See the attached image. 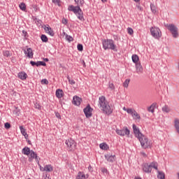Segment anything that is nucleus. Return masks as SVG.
<instances>
[{"mask_svg": "<svg viewBox=\"0 0 179 179\" xmlns=\"http://www.w3.org/2000/svg\"><path fill=\"white\" fill-rule=\"evenodd\" d=\"M133 131L136 138L138 139L143 149L152 148V141L149 140L146 136L141 133L139 128L135 124H133Z\"/></svg>", "mask_w": 179, "mask_h": 179, "instance_id": "f257e3e1", "label": "nucleus"}, {"mask_svg": "<svg viewBox=\"0 0 179 179\" xmlns=\"http://www.w3.org/2000/svg\"><path fill=\"white\" fill-rule=\"evenodd\" d=\"M98 106L100 110L103 111V114H107L108 115H110V114H113V106L110 105V103L108 102V101H107L106 96H101L99 98Z\"/></svg>", "mask_w": 179, "mask_h": 179, "instance_id": "f03ea898", "label": "nucleus"}, {"mask_svg": "<svg viewBox=\"0 0 179 179\" xmlns=\"http://www.w3.org/2000/svg\"><path fill=\"white\" fill-rule=\"evenodd\" d=\"M102 45L103 50H112L113 51H115L117 52L118 50L117 49V45L114 43V40L113 39H103L102 40Z\"/></svg>", "mask_w": 179, "mask_h": 179, "instance_id": "7ed1b4c3", "label": "nucleus"}, {"mask_svg": "<svg viewBox=\"0 0 179 179\" xmlns=\"http://www.w3.org/2000/svg\"><path fill=\"white\" fill-rule=\"evenodd\" d=\"M68 10L69 12H73L79 20H83V11H82L79 6H75L73 5H69Z\"/></svg>", "mask_w": 179, "mask_h": 179, "instance_id": "20e7f679", "label": "nucleus"}, {"mask_svg": "<svg viewBox=\"0 0 179 179\" xmlns=\"http://www.w3.org/2000/svg\"><path fill=\"white\" fill-rule=\"evenodd\" d=\"M142 170L144 171V173H147V174H149L152 173V169H155V170H157V167H159V164H157V162H151V163H143L141 165Z\"/></svg>", "mask_w": 179, "mask_h": 179, "instance_id": "39448f33", "label": "nucleus"}, {"mask_svg": "<svg viewBox=\"0 0 179 179\" xmlns=\"http://www.w3.org/2000/svg\"><path fill=\"white\" fill-rule=\"evenodd\" d=\"M164 26L170 31L173 38H177L178 37V28L174 25V24H165Z\"/></svg>", "mask_w": 179, "mask_h": 179, "instance_id": "423d86ee", "label": "nucleus"}, {"mask_svg": "<svg viewBox=\"0 0 179 179\" xmlns=\"http://www.w3.org/2000/svg\"><path fill=\"white\" fill-rule=\"evenodd\" d=\"M150 33L151 36H152V37H154V38H156L157 40H159L160 37H162V31H160V29H159L158 27H151Z\"/></svg>", "mask_w": 179, "mask_h": 179, "instance_id": "0eeeda50", "label": "nucleus"}, {"mask_svg": "<svg viewBox=\"0 0 179 179\" xmlns=\"http://www.w3.org/2000/svg\"><path fill=\"white\" fill-rule=\"evenodd\" d=\"M115 132L120 136H127V138H129V129L128 127H123L122 129H116Z\"/></svg>", "mask_w": 179, "mask_h": 179, "instance_id": "6e6552de", "label": "nucleus"}, {"mask_svg": "<svg viewBox=\"0 0 179 179\" xmlns=\"http://www.w3.org/2000/svg\"><path fill=\"white\" fill-rule=\"evenodd\" d=\"M65 145H66L68 150L70 152H72V150H75L76 149V142L71 138L66 140Z\"/></svg>", "mask_w": 179, "mask_h": 179, "instance_id": "1a4fd4ad", "label": "nucleus"}, {"mask_svg": "<svg viewBox=\"0 0 179 179\" xmlns=\"http://www.w3.org/2000/svg\"><path fill=\"white\" fill-rule=\"evenodd\" d=\"M84 114L86 117V118H90V117H92V115H93L92 113H93V108H92V107L90 106V104H88L84 109Z\"/></svg>", "mask_w": 179, "mask_h": 179, "instance_id": "9d476101", "label": "nucleus"}, {"mask_svg": "<svg viewBox=\"0 0 179 179\" xmlns=\"http://www.w3.org/2000/svg\"><path fill=\"white\" fill-rule=\"evenodd\" d=\"M29 156L30 157L28 159L29 162H33V159H35L37 163H40V158H38V156H37V153H36L34 151L31 150Z\"/></svg>", "mask_w": 179, "mask_h": 179, "instance_id": "9b49d317", "label": "nucleus"}, {"mask_svg": "<svg viewBox=\"0 0 179 179\" xmlns=\"http://www.w3.org/2000/svg\"><path fill=\"white\" fill-rule=\"evenodd\" d=\"M44 30L49 36H51L52 37H54L55 35V33L54 32V30H52V28L50 27V25H45Z\"/></svg>", "mask_w": 179, "mask_h": 179, "instance_id": "f8f14e48", "label": "nucleus"}, {"mask_svg": "<svg viewBox=\"0 0 179 179\" xmlns=\"http://www.w3.org/2000/svg\"><path fill=\"white\" fill-rule=\"evenodd\" d=\"M105 159L109 163H114L115 160H117V157H115V155H106Z\"/></svg>", "mask_w": 179, "mask_h": 179, "instance_id": "ddd939ff", "label": "nucleus"}, {"mask_svg": "<svg viewBox=\"0 0 179 179\" xmlns=\"http://www.w3.org/2000/svg\"><path fill=\"white\" fill-rule=\"evenodd\" d=\"M30 64L31 66H46L47 64L44 62L38 61L37 62L31 61Z\"/></svg>", "mask_w": 179, "mask_h": 179, "instance_id": "4468645a", "label": "nucleus"}, {"mask_svg": "<svg viewBox=\"0 0 179 179\" xmlns=\"http://www.w3.org/2000/svg\"><path fill=\"white\" fill-rule=\"evenodd\" d=\"M24 52L28 58H33V55L34 53H33V50H31V48H27V50H24Z\"/></svg>", "mask_w": 179, "mask_h": 179, "instance_id": "2eb2a0df", "label": "nucleus"}, {"mask_svg": "<svg viewBox=\"0 0 179 179\" xmlns=\"http://www.w3.org/2000/svg\"><path fill=\"white\" fill-rule=\"evenodd\" d=\"M80 103H82V99L78 96H73V104H74V106H80Z\"/></svg>", "mask_w": 179, "mask_h": 179, "instance_id": "dca6fc26", "label": "nucleus"}, {"mask_svg": "<svg viewBox=\"0 0 179 179\" xmlns=\"http://www.w3.org/2000/svg\"><path fill=\"white\" fill-rule=\"evenodd\" d=\"M136 70L138 74L143 73V67H142V64H141V63L136 64Z\"/></svg>", "mask_w": 179, "mask_h": 179, "instance_id": "f3484780", "label": "nucleus"}, {"mask_svg": "<svg viewBox=\"0 0 179 179\" xmlns=\"http://www.w3.org/2000/svg\"><path fill=\"white\" fill-rule=\"evenodd\" d=\"M54 171V168L52 167V166H51V164L45 165L43 169L42 170V171H47L48 173H51V171Z\"/></svg>", "mask_w": 179, "mask_h": 179, "instance_id": "a211bd4d", "label": "nucleus"}, {"mask_svg": "<svg viewBox=\"0 0 179 179\" xmlns=\"http://www.w3.org/2000/svg\"><path fill=\"white\" fill-rule=\"evenodd\" d=\"M18 78L21 79V80H26V79H27V73L24 71L20 72L18 73Z\"/></svg>", "mask_w": 179, "mask_h": 179, "instance_id": "6ab92c4d", "label": "nucleus"}, {"mask_svg": "<svg viewBox=\"0 0 179 179\" xmlns=\"http://www.w3.org/2000/svg\"><path fill=\"white\" fill-rule=\"evenodd\" d=\"M56 96L57 99H62L64 97V91L61 89H57L56 90Z\"/></svg>", "mask_w": 179, "mask_h": 179, "instance_id": "aec40b11", "label": "nucleus"}, {"mask_svg": "<svg viewBox=\"0 0 179 179\" xmlns=\"http://www.w3.org/2000/svg\"><path fill=\"white\" fill-rule=\"evenodd\" d=\"M157 172V178L158 179H165L166 178V175L163 171H159V169L157 168V170H156Z\"/></svg>", "mask_w": 179, "mask_h": 179, "instance_id": "412c9836", "label": "nucleus"}, {"mask_svg": "<svg viewBox=\"0 0 179 179\" xmlns=\"http://www.w3.org/2000/svg\"><path fill=\"white\" fill-rule=\"evenodd\" d=\"M31 150H30V148L29 147H25L22 150V153L23 155H26L27 156H29L30 155Z\"/></svg>", "mask_w": 179, "mask_h": 179, "instance_id": "4be33fe9", "label": "nucleus"}, {"mask_svg": "<svg viewBox=\"0 0 179 179\" xmlns=\"http://www.w3.org/2000/svg\"><path fill=\"white\" fill-rule=\"evenodd\" d=\"M76 179H86V175L82 171H79L76 176Z\"/></svg>", "mask_w": 179, "mask_h": 179, "instance_id": "5701e85b", "label": "nucleus"}, {"mask_svg": "<svg viewBox=\"0 0 179 179\" xmlns=\"http://www.w3.org/2000/svg\"><path fill=\"white\" fill-rule=\"evenodd\" d=\"M131 59H132V62H134V64H138V61H139V56H138L137 55H133L131 56Z\"/></svg>", "mask_w": 179, "mask_h": 179, "instance_id": "b1692460", "label": "nucleus"}, {"mask_svg": "<svg viewBox=\"0 0 179 179\" xmlns=\"http://www.w3.org/2000/svg\"><path fill=\"white\" fill-rule=\"evenodd\" d=\"M162 110L163 113H169L171 111L170 107L167 105H165L164 106H163L162 108Z\"/></svg>", "mask_w": 179, "mask_h": 179, "instance_id": "393cba45", "label": "nucleus"}, {"mask_svg": "<svg viewBox=\"0 0 179 179\" xmlns=\"http://www.w3.org/2000/svg\"><path fill=\"white\" fill-rule=\"evenodd\" d=\"M99 148L102 149V150H107V149H108V145L106 143H102L99 145Z\"/></svg>", "mask_w": 179, "mask_h": 179, "instance_id": "a878e982", "label": "nucleus"}, {"mask_svg": "<svg viewBox=\"0 0 179 179\" xmlns=\"http://www.w3.org/2000/svg\"><path fill=\"white\" fill-rule=\"evenodd\" d=\"M19 8L23 12H26V3L22 2L19 4Z\"/></svg>", "mask_w": 179, "mask_h": 179, "instance_id": "bb28decb", "label": "nucleus"}, {"mask_svg": "<svg viewBox=\"0 0 179 179\" xmlns=\"http://www.w3.org/2000/svg\"><path fill=\"white\" fill-rule=\"evenodd\" d=\"M3 57H6L7 58H9V57L12 56V54L10 53V52H9V50H4L3 51Z\"/></svg>", "mask_w": 179, "mask_h": 179, "instance_id": "cd10ccee", "label": "nucleus"}, {"mask_svg": "<svg viewBox=\"0 0 179 179\" xmlns=\"http://www.w3.org/2000/svg\"><path fill=\"white\" fill-rule=\"evenodd\" d=\"M175 128L178 134H179V120L178 119L175 120Z\"/></svg>", "mask_w": 179, "mask_h": 179, "instance_id": "c85d7f7f", "label": "nucleus"}, {"mask_svg": "<svg viewBox=\"0 0 179 179\" xmlns=\"http://www.w3.org/2000/svg\"><path fill=\"white\" fill-rule=\"evenodd\" d=\"M41 40L43 41V43H47L48 42V38L47 36L42 34L41 36Z\"/></svg>", "mask_w": 179, "mask_h": 179, "instance_id": "c756f323", "label": "nucleus"}, {"mask_svg": "<svg viewBox=\"0 0 179 179\" xmlns=\"http://www.w3.org/2000/svg\"><path fill=\"white\" fill-rule=\"evenodd\" d=\"M129 82H131V80L126 79L125 81L123 83V87H128L129 85Z\"/></svg>", "mask_w": 179, "mask_h": 179, "instance_id": "7c9ffc66", "label": "nucleus"}, {"mask_svg": "<svg viewBox=\"0 0 179 179\" xmlns=\"http://www.w3.org/2000/svg\"><path fill=\"white\" fill-rule=\"evenodd\" d=\"M20 132L22 134V135H26L27 134V132H26V129L24 128H23V126H20Z\"/></svg>", "mask_w": 179, "mask_h": 179, "instance_id": "2f4dec72", "label": "nucleus"}, {"mask_svg": "<svg viewBox=\"0 0 179 179\" xmlns=\"http://www.w3.org/2000/svg\"><path fill=\"white\" fill-rule=\"evenodd\" d=\"M132 117H134V118H136L137 120H141V115H139V114H138V113H136V110H134V113H133Z\"/></svg>", "mask_w": 179, "mask_h": 179, "instance_id": "473e14b6", "label": "nucleus"}, {"mask_svg": "<svg viewBox=\"0 0 179 179\" xmlns=\"http://www.w3.org/2000/svg\"><path fill=\"white\" fill-rule=\"evenodd\" d=\"M150 8H151V10H152V13H156V12H157L156 6H155V4L151 3L150 4Z\"/></svg>", "mask_w": 179, "mask_h": 179, "instance_id": "72a5a7b5", "label": "nucleus"}, {"mask_svg": "<svg viewBox=\"0 0 179 179\" xmlns=\"http://www.w3.org/2000/svg\"><path fill=\"white\" fill-rule=\"evenodd\" d=\"M155 103H153L152 105H151L150 106H149L148 108V111L149 112V113H155V108H153V105H154Z\"/></svg>", "mask_w": 179, "mask_h": 179, "instance_id": "f704fd0d", "label": "nucleus"}, {"mask_svg": "<svg viewBox=\"0 0 179 179\" xmlns=\"http://www.w3.org/2000/svg\"><path fill=\"white\" fill-rule=\"evenodd\" d=\"M127 113L128 114H131V115H134V113H135V110H132L131 108H128L127 110Z\"/></svg>", "mask_w": 179, "mask_h": 179, "instance_id": "c9c22d12", "label": "nucleus"}, {"mask_svg": "<svg viewBox=\"0 0 179 179\" xmlns=\"http://www.w3.org/2000/svg\"><path fill=\"white\" fill-rule=\"evenodd\" d=\"M34 107L36 108H37L38 110H41V106L40 105V103L35 102L34 103Z\"/></svg>", "mask_w": 179, "mask_h": 179, "instance_id": "e433bc0d", "label": "nucleus"}, {"mask_svg": "<svg viewBox=\"0 0 179 179\" xmlns=\"http://www.w3.org/2000/svg\"><path fill=\"white\" fill-rule=\"evenodd\" d=\"M41 85H48L49 82L47 79H43L41 81Z\"/></svg>", "mask_w": 179, "mask_h": 179, "instance_id": "4c0bfd02", "label": "nucleus"}, {"mask_svg": "<svg viewBox=\"0 0 179 179\" xmlns=\"http://www.w3.org/2000/svg\"><path fill=\"white\" fill-rule=\"evenodd\" d=\"M127 31L128 34H130V36H132V34H134V29H132V28H127Z\"/></svg>", "mask_w": 179, "mask_h": 179, "instance_id": "58836bf2", "label": "nucleus"}, {"mask_svg": "<svg viewBox=\"0 0 179 179\" xmlns=\"http://www.w3.org/2000/svg\"><path fill=\"white\" fill-rule=\"evenodd\" d=\"M77 48H78V51H83V45L78 44L77 45Z\"/></svg>", "mask_w": 179, "mask_h": 179, "instance_id": "ea45409f", "label": "nucleus"}, {"mask_svg": "<svg viewBox=\"0 0 179 179\" xmlns=\"http://www.w3.org/2000/svg\"><path fill=\"white\" fill-rule=\"evenodd\" d=\"M66 38L68 41H73V38L69 35H66Z\"/></svg>", "mask_w": 179, "mask_h": 179, "instance_id": "a19ab883", "label": "nucleus"}, {"mask_svg": "<svg viewBox=\"0 0 179 179\" xmlns=\"http://www.w3.org/2000/svg\"><path fill=\"white\" fill-rule=\"evenodd\" d=\"M67 79H68L69 83H70V85H75V83H76L75 80H71V78H69V76L67 77Z\"/></svg>", "mask_w": 179, "mask_h": 179, "instance_id": "79ce46f5", "label": "nucleus"}, {"mask_svg": "<svg viewBox=\"0 0 179 179\" xmlns=\"http://www.w3.org/2000/svg\"><path fill=\"white\" fill-rule=\"evenodd\" d=\"M109 89L111 90H114L115 89V86H114L113 83H109Z\"/></svg>", "mask_w": 179, "mask_h": 179, "instance_id": "37998d69", "label": "nucleus"}, {"mask_svg": "<svg viewBox=\"0 0 179 179\" xmlns=\"http://www.w3.org/2000/svg\"><path fill=\"white\" fill-rule=\"evenodd\" d=\"M4 127L6 128V129H9V128H10V124L9 122H6L4 124Z\"/></svg>", "mask_w": 179, "mask_h": 179, "instance_id": "c03bdc74", "label": "nucleus"}, {"mask_svg": "<svg viewBox=\"0 0 179 179\" xmlns=\"http://www.w3.org/2000/svg\"><path fill=\"white\" fill-rule=\"evenodd\" d=\"M101 171L102 173H108V171L106 168H101Z\"/></svg>", "mask_w": 179, "mask_h": 179, "instance_id": "a18cd8bd", "label": "nucleus"}, {"mask_svg": "<svg viewBox=\"0 0 179 179\" xmlns=\"http://www.w3.org/2000/svg\"><path fill=\"white\" fill-rule=\"evenodd\" d=\"M62 23L63 24H66L68 23V20H66V19H65V18H63L62 20Z\"/></svg>", "mask_w": 179, "mask_h": 179, "instance_id": "49530a36", "label": "nucleus"}, {"mask_svg": "<svg viewBox=\"0 0 179 179\" xmlns=\"http://www.w3.org/2000/svg\"><path fill=\"white\" fill-rule=\"evenodd\" d=\"M88 170L90 171V173H93V167H92V165L88 166Z\"/></svg>", "mask_w": 179, "mask_h": 179, "instance_id": "de8ad7c7", "label": "nucleus"}, {"mask_svg": "<svg viewBox=\"0 0 179 179\" xmlns=\"http://www.w3.org/2000/svg\"><path fill=\"white\" fill-rule=\"evenodd\" d=\"M55 115H56L57 118L61 119V115L59 114V113H56Z\"/></svg>", "mask_w": 179, "mask_h": 179, "instance_id": "09e8293b", "label": "nucleus"}, {"mask_svg": "<svg viewBox=\"0 0 179 179\" xmlns=\"http://www.w3.org/2000/svg\"><path fill=\"white\" fill-rule=\"evenodd\" d=\"M36 24H41L42 23L41 20H36Z\"/></svg>", "mask_w": 179, "mask_h": 179, "instance_id": "8fccbe9b", "label": "nucleus"}, {"mask_svg": "<svg viewBox=\"0 0 179 179\" xmlns=\"http://www.w3.org/2000/svg\"><path fill=\"white\" fill-rule=\"evenodd\" d=\"M52 2H53V3H56V4L59 5V3L61 1H53Z\"/></svg>", "mask_w": 179, "mask_h": 179, "instance_id": "3c124183", "label": "nucleus"}, {"mask_svg": "<svg viewBox=\"0 0 179 179\" xmlns=\"http://www.w3.org/2000/svg\"><path fill=\"white\" fill-rule=\"evenodd\" d=\"M24 136L25 139L29 138V134H27V133L26 134H24Z\"/></svg>", "mask_w": 179, "mask_h": 179, "instance_id": "603ef678", "label": "nucleus"}, {"mask_svg": "<svg viewBox=\"0 0 179 179\" xmlns=\"http://www.w3.org/2000/svg\"><path fill=\"white\" fill-rule=\"evenodd\" d=\"M43 61H45V62H48L49 59L48 58H44Z\"/></svg>", "mask_w": 179, "mask_h": 179, "instance_id": "864d4df0", "label": "nucleus"}, {"mask_svg": "<svg viewBox=\"0 0 179 179\" xmlns=\"http://www.w3.org/2000/svg\"><path fill=\"white\" fill-rule=\"evenodd\" d=\"M142 156H143L144 157H146V153L145 152H141Z\"/></svg>", "mask_w": 179, "mask_h": 179, "instance_id": "5fc2aeb1", "label": "nucleus"}, {"mask_svg": "<svg viewBox=\"0 0 179 179\" xmlns=\"http://www.w3.org/2000/svg\"><path fill=\"white\" fill-rule=\"evenodd\" d=\"M83 65L84 67H86V63L85 62L84 60H83Z\"/></svg>", "mask_w": 179, "mask_h": 179, "instance_id": "6e6d98bb", "label": "nucleus"}, {"mask_svg": "<svg viewBox=\"0 0 179 179\" xmlns=\"http://www.w3.org/2000/svg\"><path fill=\"white\" fill-rule=\"evenodd\" d=\"M27 142H28L29 145H31V141L30 140H28Z\"/></svg>", "mask_w": 179, "mask_h": 179, "instance_id": "4d7b16f0", "label": "nucleus"}, {"mask_svg": "<svg viewBox=\"0 0 179 179\" xmlns=\"http://www.w3.org/2000/svg\"><path fill=\"white\" fill-rule=\"evenodd\" d=\"M86 178H89V174H86V175H85V179H86Z\"/></svg>", "mask_w": 179, "mask_h": 179, "instance_id": "13d9d810", "label": "nucleus"}, {"mask_svg": "<svg viewBox=\"0 0 179 179\" xmlns=\"http://www.w3.org/2000/svg\"><path fill=\"white\" fill-rule=\"evenodd\" d=\"M124 111H127V110H128V108H126L125 107L123 108Z\"/></svg>", "mask_w": 179, "mask_h": 179, "instance_id": "bf43d9fd", "label": "nucleus"}, {"mask_svg": "<svg viewBox=\"0 0 179 179\" xmlns=\"http://www.w3.org/2000/svg\"><path fill=\"white\" fill-rule=\"evenodd\" d=\"M80 3H81V5H83V3H85V1H80Z\"/></svg>", "mask_w": 179, "mask_h": 179, "instance_id": "052dcab7", "label": "nucleus"}, {"mask_svg": "<svg viewBox=\"0 0 179 179\" xmlns=\"http://www.w3.org/2000/svg\"><path fill=\"white\" fill-rule=\"evenodd\" d=\"M49 178H50V177H48L46 175V178H45V179H49Z\"/></svg>", "mask_w": 179, "mask_h": 179, "instance_id": "680f3d73", "label": "nucleus"}, {"mask_svg": "<svg viewBox=\"0 0 179 179\" xmlns=\"http://www.w3.org/2000/svg\"><path fill=\"white\" fill-rule=\"evenodd\" d=\"M41 170L43 171V170H44V168H41Z\"/></svg>", "mask_w": 179, "mask_h": 179, "instance_id": "e2e57ef3", "label": "nucleus"}, {"mask_svg": "<svg viewBox=\"0 0 179 179\" xmlns=\"http://www.w3.org/2000/svg\"><path fill=\"white\" fill-rule=\"evenodd\" d=\"M178 178L179 179V173H178Z\"/></svg>", "mask_w": 179, "mask_h": 179, "instance_id": "0e129e2a", "label": "nucleus"}, {"mask_svg": "<svg viewBox=\"0 0 179 179\" xmlns=\"http://www.w3.org/2000/svg\"><path fill=\"white\" fill-rule=\"evenodd\" d=\"M136 179H142V178H136Z\"/></svg>", "mask_w": 179, "mask_h": 179, "instance_id": "69168bd1", "label": "nucleus"}, {"mask_svg": "<svg viewBox=\"0 0 179 179\" xmlns=\"http://www.w3.org/2000/svg\"><path fill=\"white\" fill-rule=\"evenodd\" d=\"M22 33L24 34V33H26V31H22Z\"/></svg>", "mask_w": 179, "mask_h": 179, "instance_id": "338daca9", "label": "nucleus"}, {"mask_svg": "<svg viewBox=\"0 0 179 179\" xmlns=\"http://www.w3.org/2000/svg\"><path fill=\"white\" fill-rule=\"evenodd\" d=\"M138 9H141V7L138 6Z\"/></svg>", "mask_w": 179, "mask_h": 179, "instance_id": "774afa93", "label": "nucleus"}]
</instances>
